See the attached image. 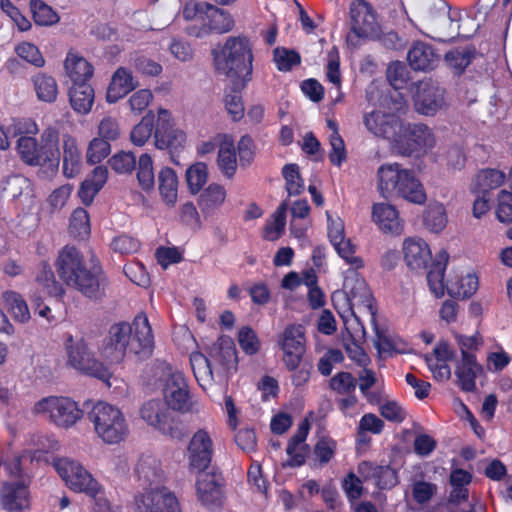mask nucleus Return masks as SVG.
<instances>
[{
	"label": "nucleus",
	"instance_id": "nucleus-1",
	"mask_svg": "<svg viewBox=\"0 0 512 512\" xmlns=\"http://www.w3.org/2000/svg\"><path fill=\"white\" fill-rule=\"evenodd\" d=\"M153 347L154 337L148 318L145 314H138L132 324L120 322L110 327L100 354L110 363H119L128 354L147 358Z\"/></svg>",
	"mask_w": 512,
	"mask_h": 512
},
{
	"label": "nucleus",
	"instance_id": "nucleus-2",
	"mask_svg": "<svg viewBox=\"0 0 512 512\" xmlns=\"http://www.w3.org/2000/svg\"><path fill=\"white\" fill-rule=\"evenodd\" d=\"M55 268L63 283L90 299H100L109 282L98 266L88 268L81 252L74 246H65L55 260Z\"/></svg>",
	"mask_w": 512,
	"mask_h": 512
},
{
	"label": "nucleus",
	"instance_id": "nucleus-3",
	"mask_svg": "<svg viewBox=\"0 0 512 512\" xmlns=\"http://www.w3.org/2000/svg\"><path fill=\"white\" fill-rule=\"evenodd\" d=\"M214 64L218 73L233 80L236 85L245 87L252 79L253 50L246 37H228L219 49L213 51Z\"/></svg>",
	"mask_w": 512,
	"mask_h": 512
},
{
	"label": "nucleus",
	"instance_id": "nucleus-4",
	"mask_svg": "<svg viewBox=\"0 0 512 512\" xmlns=\"http://www.w3.org/2000/svg\"><path fill=\"white\" fill-rule=\"evenodd\" d=\"M377 188L384 198L400 197L422 205L427 199L425 189L414 172L399 163H385L377 170Z\"/></svg>",
	"mask_w": 512,
	"mask_h": 512
},
{
	"label": "nucleus",
	"instance_id": "nucleus-5",
	"mask_svg": "<svg viewBox=\"0 0 512 512\" xmlns=\"http://www.w3.org/2000/svg\"><path fill=\"white\" fill-rule=\"evenodd\" d=\"M16 150L21 160L29 166L56 169L60 162L59 133L54 128L45 129L38 141L35 136L18 138Z\"/></svg>",
	"mask_w": 512,
	"mask_h": 512
},
{
	"label": "nucleus",
	"instance_id": "nucleus-6",
	"mask_svg": "<svg viewBox=\"0 0 512 512\" xmlns=\"http://www.w3.org/2000/svg\"><path fill=\"white\" fill-rule=\"evenodd\" d=\"M94 432L105 444L114 445L124 441L129 434V424L120 408L98 401L88 413Z\"/></svg>",
	"mask_w": 512,
	"mask_h": 512
},
{
	"label": "nucleus",
	"instance_id": "nucleus-7",
	"mask_svg": "<svg viewBox=\"0 0 512 512\" xmlns=\"http://www.w3.org/2000/svg\"><path fill=\"white\" fill-rule=\"evenodd\" d=\"M436 145V137L431 128L422 123H403L397 132L391 148L402 156L420 157L430 152Z\"/></svg>",
	"mask_w": 512,
	"mask_h": 512
},
{
	"label": "nucleus",
	"instance_id": "nucleus-8",
	"mask_svg": "<svg viewBox=\"0 0 512 512\" xmlns=\"http://www.w3.org/2000/svg\"><path fill=\"white\" fill-rule=\"evenodd\" d=\"M64 348L67 366L101 380L109 379V370L96 359L90 344L84 338L75 339L69 334L65 338Z\"/></svg>",
	"mask_w": 512,
	"mask_h": 512
},
{
	"label": "nucleus",
	"instance_id": "nucleus-9",
	"mask_svg": "<svg viewBox=\"0 0 512 512\" xmlns=\"http://www.w3.org/2000/svg\"><path fill=\"white\" fill-rule=\"evenodd\" d=\"M33 413L47 418L55 426L68 429L83 416L77 402L69 397L48 396L34 404Z\"/></svg>",
	"mask_w": 512,
	"mask_h": 512
},
{
	"label": "nucleus",
	"instance_id": "nucleus-10",
	"mask_svg": "<svg viewBox=\"0 0 512 512\" xmlns=\"http://www.w3.org/2000/svg\"><path fill=\"white\" fill-rule=\"evenodd\" d=\"M164 381L163 395L166 404L173 410L188 412L192 401L184 375L167 363L158 366Z\"/></svg>",
	"mask_w": 512,
	"mask_h": 512
},
{
	"label": "nucleus",
	"instance_id": "nucleus-11",
	"mask_svg": "<svg viewBox=\"0 0 512 512\" xmlns=\"http://www.w3.org/2000/svg\"><path fill=\"white\" fill-rule=\"evenodd\" d=\"M359 268H349L344 272L343 291L347 297L352 314L357 318L355 308L366 313L374 320L373 296L365 280L358 273Z\"/></svg>",
	"mask_w": 512,
	"mask_h": 512
},
{
	"label": "nucleus",
	"instance_id": "nucleus-12",
	"mask_svg": "<svg viewBox=\"0 0 512 512\" xmlns=\"http://www.w3.org/2000/svg\"><path fill=\"white\" fill-rule=\"evenodd\" d=\"M54 466L71 490L84 492L92 497L98 495L100 491L98 482L79 462L68 458H60L55 461Z\"/></svg>",
	"mask_w": 512,
	"mask_h": 512
},
{
	"label": "nucleus",
	"instance_id": "nucleus-13",
	"mask_svg": "<svg viewBox=\"0 0 512 512\" xmlns=\"http://www.w3.org/2000/svg\"><path fill=\"white\" fill-rule=\"evenodd\" d=\"M380 107L366 112L363 115V124L366 130L375 137L387 140L392 145V142L401 128V120L395 111H388L384 103Z\"/></svg>",
	"mask_w": 512,
	"mask_h": 512
},
{
	"label": "nucleus",
	"instance_id": "nucleus-14",
	"mask_svg": "<svg viewBox=\"0 0 512 512\" xmlns=\"http://www.w3.org/2000/svg\"><path fill=\"white\" fill-rule=\"evenodd\" d=\"M412 94L415 109L420 114L433 116L445 105L444 89L431 79L413 84Z\"/></svg>",
	"mask_w": 512,
	"mask_h": 512
},
{
	"label": "nucleus",
	"instance_id": "nucleus-15",
	"mask_svg": "<svg viewBox=\"0 0 512 512\" xmlns=\"http://www.w3.org/2000/svg\"><path fill=\"white\" fill-rule=\"evenodd\" d=\"M214 452L212 434L206 428L198 429L191 437L187 446L188 468L192 472L206 470Z\"/></svg>",
	"mask_w": 512,
	"mask_h": 512
},
{
	"label": "nucleus",
	"instance_id": "nucleus-16",
	"mask_svg": "<svg viewBox=\"0 0 512 512\" xmlns=\"http://www.w3.org/2000/svg\"><path fill=\"white\" fill-rule=\"evenodd\" d=\"M135 506L138 512H181L177 497L166 487L156 486L137 495Z\"/></svg>",
	"mask_w": 512,
	"mask_h": 512
},
{
	"label": "nucleus",
	"instance_id": "nucleus-17",
	"mask_svg": "<svg viewBox=\"0 0 512 512\" xmlns=\"http://www.w3.org/2000/svg\"><path fill=\"white\" fill-rule=\"evenodd\" d=\"M349 20L351 34L358 38H366L377 31V12L366 0H352L349 4Z\"/></svg>",
	"mask_w": 512,
	"mask_h": 512
},
{
	"label": "nucleus",
	"instance_id": "nucleus-18",
	"mask_svg": "<svg viewBox=\"0 0 512 512\" xmlns=\"http://www.w3.org/2000/svg\"><path fill=\"white\" fill-rule=\"evenodd\" d=\"M278 345L283 352L282 361L285 367L294 368L304 357L305 332L301 325H289L278 336Z\"/></svg>",
	"mask_w": 512,
	"mask_h": 512
},
{
	"label": "nucleus",
	"instance_id": "nucleus-19",
	"mask_svg": "<svg viewBox=\"0 0 512 512\" xmlns=\"http://www.w3.org/2000/svg\"><path fill=\"white\" fill-rule=\"evenodd\" d=\"M196 481L197 498L203 506L216 511L223 503L222 478L215 473L198 472Z\"/></svg>",
	"mask_w": 512,
	"mask_h": 512
},
{
	"label": "nucleus",
	"instance_id": "nucleus-20",
	"mask_svg": "<svg viewBox=\"0 0 512 512\" xmlns=\"http://www.w3.org/2000/svg\"><path fill=\"white\" fill-rule=\"evenodd\" d=\"M169 113L164 109L158 112V125L155 129V146L160 150L168 149L171 153L182 149L186 143V134L169 124Z\"/></svg>",
	"mask_w": 512,
	"mask_h": 512
},
{
	"label": "nucleus",
	"instance_id": "nucleus-21",
	"mask_svg": "<svg viewBox=\"0 0 512 512\" xmlns=\"http://www.w3.org/2000/svg\"><path fill=\"white\" fill-rule=\"evenodd\" d=\"M0 506L7 512H24L30 508V495L23 483L5 482L0 490Z\"/></svg>",
	"mask_w": 512,
	"mask_h": 512
},
{
	"label": "nucleus",
	"instance_id": "nucleus-22",
	"mask_svg": "<svg viewBox=\"0 0 512 512\" xmlns=\"http://www.w3.org/2000/svg\"><path fill=\"white\" fill-rule=\"evenodd\" d=\"M372 220L383 233L400 235L403 232L404 222L396 207L389 203L374 204Z\"/></svg>",
	"mask_w": 512,
	"mask_h": 512
},
{
	"label": "nucleus",
	"instance_id": "nucleus-23",
	"mask_svg": "<svg viewBox=\"0 0 512 512\" xmlns=\"http://www.w3.org/2000/svg\"><path fill=\"white\" fill-rule=\"evenodd\" d=\"M141 418L162 434L172 436L171 414L160 400H150L140 410Z\"/></svg>",
	"mask_w": 512,
	"mask_h": 512
},
{
	"label": "nucleus",
	"instance_id": "nucleus-24",
	"mask_svg": "<svg viewBox=\"0 0 512 512\" xmlns=\"http://www.w3.org/2000/svg\"><path fill=\"white\" fill-rule=\"evenodd\" d=\"M404 260L412 270H422L431 260V250L428 243L419 237H409L403 242Z\"/></svg>",
	"mask_w": 512,
	"mask_h": 512
},
{
	"label": "nucleus",
	"instance_id": "nucleus-25",
	"mask_svg": "<svg viewBox=\"0 0 512 512\" xmlns=\"http://www.w3.org/2000/svg\"><path fill=\"white\" fill-rule=\"evenodd\" d=\"M310 424L307 419L301 421L295 434L290 439L286 452L288 454V465L291 467H299L304 464L305 459L310 452L306 439L309 434Z\"/></svg>",
	"mask_w": 512,
	"mask_h": 512
},
{
	"label": "nucleus",
	"instance_id": "nucleus-26",
	"mask_svg": "<svg viewBox=\"0 0 512 512\" xmlns=\"http://www.w3.org/2000/svg\"><path fill=\"white\" fill-rule=\"evenodd\" d=\"M233 27L234 21L228 12L209 4L208 10H206L203 27L195 35L197 37H203L211 32L219 34L227 33L231 31Z\"/></svg>",
	"mask_w": 512,
	"mask_h": 512
},
{
	"label": "nucleus",
	"instance_id": "nucleus-27",
	"mask_svg": "<svg viewBox=\"0 0 512 512\" xmlns=\"http://www.w3.org/2000/svg\"><path fill=\"white\" fill-rule=\"evenodd\" d=\"M137 86L138 82L135 80L132 73L124 67H119L111 77V82L106 93V100L109 103H116Z\"/></svg>",
	"mask_w": 512,
	"mask_h": 512
},
{
	"label": "nucleus",
	"instance_id": "nucleus-28",
	"mask_svg": "<svg viewBox=\"0 0 512 512\" xmlns=\"http://www.w3.org/2000/svg\"><path fill=\"white\" fill-rule=\"evenodd\" d=\"M211 361L221 366V371L236 367L237 351L233 340L228 336L218 338L209 352Z\"/></svg>",
	"mask_w": 512,
	"mask_h": 512
},
{
	"label": "nucleus",
	"instance_id": "nucleus-29",
	"mask_svg": "<svg viewBox=\"0 0 512 512\" xmlns=\"http://www.w3.org/2000/svg\"><path fill=\"white\" fill-rule=\"evenodd\" d=\"M135 473L138 481L143 486L157 485L164 476L161 462L154 455L150 454H143L139 457L135 466Z\"/></svg>",
	"mask_w": 512,
	"mask_h": 512
},
{
	"label": "nucleus",
	"instance_id": "nucleus-30",
	"mask_svg": "<svg viewBox=\"0 0 512 512\" xmlns=\"http://www.w3.org/2000/svg\"><path fill=\"white\" fill-rule=\"evenodd\" d=\"M219 151L217 157V166L227 178H232L237 169V156L234 146V139L227 134L217 138Z\"/></svg>",
	"mask_w": 512,
	"mask_h": 512
},
{
	"label": "nucleus",
	"instance_id": "nucleus-31",
	"mask_svg": "<svg viewBox=\"0 0 512 512\" xmlns=\"http://www.w3.org/2000/svg\"><path fill=\"white\" fill-rule=\"evenodd\" d=\"M481 372L482 367L477 363L476 357L464 355L455 369V375L461 389L466 392L474 391L476 388L475 380Z\"/></svg>",
	"mask_w": 512,
	"mask_h": 512
},
{
	"label": "nucleus",
	"instance_id": "nucleus-32",
	"mask_svg": "<svg viewBox=\"0 0 512 512\" xmlns=\"http://www.w3.org/2000/svg\"><path fill=\"white\" fill-rule=\"evenodd\" d=\"M408 61L412 69L426 71L437 66L439 57L430 45L418 42L409 50Z\"/></svg>",
	"mask_w": 512,
	"mask_h": 512
},
{
	"label": "nucleus",
	"instance_id": "nucleus-33",
	"mask_svg": "<svg viewBox=\"0 0 512 512\" xmlns=\"http://www.w3.org/2000/svg\"><path fill=\"white\" fill-rule=\"evenodd\" d=\"M30 81L39 101L43 103H54L59 94L57 80L46 72H37L31 76Z\"/></svg>",
	"mask_w": 512,
	"mask_h": 512
},
{
	"label": "nucleus",
	"instance_id": "nucleus-34",
	"mask_svg": "<svg viewBox=\"0 0 512 512\" xmlns=\"http://www.w3.org/2000/svg\"><path fill=\"white\" fill-rule=\"evenodd\" d=\"M448 260V253L445 250H441L438 253L435 261L432 263L427 274V282L430 291L437 298L444 296L445 288L447 289L446 285L444 284V273Z\"/></svg>",
	"mask_w": 512,
	"mask_h": 512
},
{
	"label": "nucleus",
	"instance_id": "nucleus-35",
	"mask_svg": "<svg viewBox=\"0 0 512 512\" xmlns=\"http://www.w3.org/2000/svg\"><path fill=\"white\" fill-rule=\"evenodd\" d=\"M82 167V157L76 140L70 135L63 136V173L67 178L78 175Z\"/></svg>",
	"mask_w": 512,
	"mask_h": 512
},
{
	"label": "nucleus",
	"instance_id": "nucleus-36",
	"mask_svg": "<svg viewBox=\"0 0 512 512\" xmlns=\"http://www.w3.org/2000/svg\"><path fill=\"white\" fill-rule=\"evenodd\" d=\"M64 66L73 85L86 83L93 75L92 65L85 58L75 53H68Z\"/></svg>",
	"mask_w": 512,
	"mask_h": 512
},
{
	"label": "nucleus",
	"instance_id": "nucleus-37",
	"mask_svg": "<svg viewBox=\"0 0 512 512\" xmlns=\"http://www.w3.org/2000/svg\"><path fill=\"white\" fill-rule=\"evenodd\" d=\"M35 283L50 297L62 299L65 295V288L56 280L53 270L46 262L39 265L35 275Z\"/></svg>",
	"mask_w": 512,
	"mask_h": 512
},
{
	"label": "nucleus",
	"instance_id": "nucleus-38",
	"mask_svg": "<svg viewBox=\"0 0 512 512\" xmlns=\"http://www.w3.org/2000/svg\"><path fill=\"white\" fill-rule=\"evenodd\" d=\"M70 104L79 114H87L94 103V89L87 83L73 85L69 92Z\"/></svg>",
	"mask_w": 512,
	"mask_h": 512
},
{
	"label": "nucleus",
	"instance_id": "nucleus-39",
	"mask_svg": "<svg viewBox=\"0 0 512 512\" xmlns=\"http://www.w3.org/2000/svg\"><path fill=\"white\" fill-rule=\"evenodd\" d=\"M190 364L198 384L203 388H209L215 380L211 359L196 352L190 356Z\"/></svg>",
	"mask_w": 512,
	"mask_h": 512
},
{
	"label": "nucleus",
	"instance_id": "nucleus-40",
	"mask_svg": "<svg viewBox=\"0 0 512 512\" xmlns=\"http://www.w3.org/2000/svg\"><path fill=\"white\" fill-rule=\"evenodd\" d=\"M505 181V174L496 169L480 171L474 179L471 190L473 193L486 194L492 189L500 187Z\"/></svg>",
	"mask_w": 512,
	"mask_h": 512
},
{
	"label": "nucleus",
	"instance_id": "nucleus-41",
	"mask_svg": "<svg viewBox=\"0 0 512 512\" xmlns=\"http://www.w3.org/2000/svg\"><path fill=\"white\" fill-rule=\"evenodd\" d=\"M159 192L162 200L168 206H174L177 201L178 178L175 171L169 167L161 169L158 175Z\"/></svg>",
	"mask_w": 512,
	"mask_h": 512
},
{
	"label": "nucleus",
	"instance_id": "nucleus-42",
	"mask_svg": "<svg viewBox=\"0 0 512 512\" xmlns=\"http://www.w3.org/2000/svg\"><path fill=\"white\" fill-rule=\"evenodd\" d=\"M448 223L446 208L442 203H430L423 213V224L432 233L444 230Z\"/></svg>",
	"mask_w": 512,
	"mask_h": 512
},
{
	"label": "nucleus",
	"instance_id": "nucleus-43",
	"mask_svg": "<svg viewBox=\"0 0 512 512\" xmlns=\"http://www.w3.org/2000/svg\"><path fill=\"white\" fill-rule=\"evenodd\" d=\"M458 13H447L438 18L436 23L437 38L440 41L453 40L458 36L468 37L460 31Z\"/></svg>",
	"mask_w": 512,
	"mask_h": 512
},
{
	"label": "nucleus",
	"instance_id": "nucleus-44",
	"mask_svg": "<svg viewBox=\"0 0 512 512\" xmlns=\"http://www.w3.org/2000/svg\"><path fill=\"white\" fill-rule=\"evenodd\" d=\"M2 300L14 320L25 323L30 319L28 305L21 294L16 291L7 290L2 293Z\"/></svg>",
	"mask_w": 512,
	"mask_h": 512
},
{
	"label": "nucleus",
	"instance_id": "nucleus-45",
	"mask_svg": "<svg viewBox=\"0 0 512 512\" xmlns=\"http://www.w3.org/2000/svg\"><path fill=\"white\" fill-rule=\"evenodd\" d=\"M225 199V188L222 185L212 183L202 192L199 206L202 212L212 213L223 205Z\"/></svg>",
	"mask_w": 512,
	"mask_h": 512
},
{
	"label": "nucleus",
	"instance_id": "nucleus-46",
	"mask_svg": "<svg viewBox=\"0 0 512 512\" xmlns=\"http://www.w3.org/2000/svg\"><path fill=\"white\" fill-rule=\"evenodd\" d=\"M446 287L450 296L461 298L470 297L478 289V278L473 273H467L457 280H449Z\"/></svg>",
	"mask_w": 512,
	"mask_h": 512
},
{
	"label": "nucleus",
	"instance_id": "nucleus-47",
	"mask_svg": "<svg viewBox=\"0 0 512 512\" xmlns=\"http://www.w3.org/2000/svg\"><path fill=\"white\" fill-rule=\"evenodd\" d=\"M327 126L332 132L329 136V144L331 147L329 160L333 165L339 167L346 160L345 144L342 137L338 133V126L336 122L328 120Z\"/></svg>",
	"mask_w": 512,
	"mask_h": 512
},
{
	"label": "nucleus",
	"instance_id": "nucleus-48",
	"mask_svg": "<svg viewBox=\"0 0 512 512\" xmlns=\"http://www.w3.org/2000/svg\"><path fill=\"white\" fill-rule=\"evenodd\" d=\"M30 9L35 23L39 26H51L60 20L57 12L41 0H31Z\"/></svg>",
	"mask_w": 512,
	"mask_h": 512
},
{
	"label": "nucleus",
	"instance_id": "nucleus-49",
	"mask_svg": "<svg viewBox=\"0 0 512 512\" xmlns=\"http://www.w3.org/2000/svg\"><path fill=\"white\" fill-rule=\"evenodd\" d=\"M69 231L74 237L80 239H85L90 235V218L88 212L84 208L78 207L72 212Z\"/></svg>",
	"mask_w": 512,
	"mask_h": 512
},
{
	"label": "nucleus",
	"instance_id": "nucleus-50",
	"mask_svg": "<svg viewBox=\"0 0 512 512\" xmlns=\"http://www.w3.org/2000/svg\"><path fill=\"white\" fill-rule=\"evenodd\" d=\"M287 204L282 203L267 222L264 237L269 241L277 240L284 231L286 225Z\"/></svg>",
	"mask_w": 512,
	"mask_h": 512
},
{
	"label": "nucleus",
	"instance_id": "nucleus-51",
	"mask_svg": "<svg viewBox=\"0 0 512 512\" xmlns=\"http://www.w3.org/2000/svg\"><path fill=\"white\" fill-rule=\"evenodd\" d=\"M208 180L207 165L203 162H196L188 167L186 181L192 194H197Z\"/></svg>",
	"mask_w": 512,
	"mask_h": 512
},
{
	"label": "nucleus",
	"instance_id": "nucleus-52",
	"mask_svg": "<svg viewBox=\"0 0 512 512\" xmlns=\"http://www.w3.org/2000/svg\"><path fill=\"white\" fill-rule=\"evenodd\" d=\"M137 169V180L144 190H150L155 184L153 161L149 154L144 153L139 157Z\"/></svg>",
	"mask_w": 512,
	"mask_h": 512
},
{
	"label": "nucleus",
	"instance_id": "nucleus-53",
	"mask_svg": "<svg viewBox=\"0 0 512 512\" xmlns=\"http://www.w3.org/2000/svg\"><path fill=\"white\" fill-rule=\"evenodd\" d=\"M237 340L241 350L246 355H255L261 349V341L257 333L249 326H243L239 329Z\"/></svg>",
	"mask_w": 512,
	"mask_h": 512
},
{
	"label": "nucleus",
	"instance_id": "nucleus-54",
	"mask_svg": "<svg viewBox=\"0 0 512 512\" xmlns=\"http://www.w3.org/2000/svg\"><path fill=\"white\" fill-rule=\"evenodd\" d=\"M409 71L402 62H392L386 71L387 80L395 90L403 89L410 80Z\"/></svg>",
	"mask_w": 512,
	"mask_h": 512
},
{
	"label": "nucleus",
	"instance_id": "nucleus-55",
	"mask_svg": "<svg viewBox=\"0 0 512 512\" xmlns=\"http://www.w3.org/2000/svg\"><path fill=\"white\" fill-rule=\"evenodd\" d=\"M337 254L350 266V268L364 267V261L361 257L355 255V246L349 239H342L332 243Z\"/></svg>",
	"mask_w": 512,
	"mask_h": 512
},
{
	"label": "nucleus",
	"instance_id": "nucleus-56",
	"mask_svg": "<svg viewBox=\"0 0 512 512\" xmlns=\"http://www.w3.org/2000/svg\"><path fill=\"white\" fill-rule=\"evenodd\" d=\"M154 126V116L146 114L141 121L132 129L130 138L134 145L143 146L151 137Z\"/></svg>",
	"mask_w": 512,
	"mask_h": 512
},
{
	"label": "nucleus",
	"instance_id": "nucleus-57",
	"mask_svg": "<svg viewBox=\"0 0 512 512\" xmlns=\"http://www.w3.org/2000/svg\"><path fill=\"white\" fill-rule=\"evenodd\" d=\"M109 165L116 173H131L136 167V157L131 152L121 151L109 159Z\"/></svg>",
	"mask_w": 512,
	"mask_h": 512
},
{
	"label": "nucleus",
	"instance_id": "nucleus-58",
	"mask_svg": "<svg viewBox=\"0 0 512 512\" xmlns=\"http://www.w3.org/2000/svg\"><path fill=\"white\" fill-rule=\"evenodd\" d=\"M282 172L288 194L299 195L304 190V183L300 178L298 166L296 164L285 165Z\"/></svg>",
	"mask_w": 512,
	"mask_h": 512
},
{
	"label": "nucleus",
	"instance_id": "nucleus-59",
	"mask_svg": "<svg viewBox=\"0 0 512 512\" xmlns=\"http://www.w3.org/2000/svg\"><path fill=\"white\" fill-rule=\"evenodd\" d=\"M300 56L293 50L276 48L274 50V62L280 71H290L294 66L300 64Z\"/></svg>",
	"mask_w": 512,
	"mask_h": 512
},
{
	"label": "nucleus",
	"instance_id": "nucleus-60",
	"mask_svg": "<svg viewBox=\"0 0 512 512\" xmlns=\"http://www.w3.org/2000/svg\"><path fill=\"white\" fill-rule=\"evenodd\" d=\"M111 147L107 140L94 138L90 141L87 149V161L90 164L101 162L110 153Z\"/></svg>",
	"mask_w": 512,
	"mask_h": 512
},
{
	"label": "nucleus",
	"instance_id": "nucleus-61",
	"mask_svg": "<svg viewBox=\"0 0 512 512\" xmlns=\"http://www.w3.org/2000/svg\"><path fill=\"white\" fill-rule=\"evenodd\" d=\"M286 369L291 372L292 384L296 387H301L308 383L311 377L313 365L311 362L302 357V359L297 365H295L294 368L286 367Z\"/></svg>",
	"mask_w": 512,
	"mask_h": 512
},
{
	"label": "nucleus",
	"instance_id": "nucleus-62",
	"mask_svg": "<svg viewBox=\"0 0 512 512\" xmlns=\"http://www.w3.org/2000/svg\"><path fill=\"white\" fill-rule=\"evenodd\" d=\"M15 51L17 55L35 67H42L45 60L42 57L39 49L32 43L23 42L16 46Z\"/></svg>",
	"mask_w": 512,
	"mask_h": 512
},
{
	"label": "nucleus",
	"instance_id": "nucleus-63",
	"mask_svg": "<svg viewBox=\"0 0 512 512\" xmlns=\"http://www.w3.org/2000/svg\"><path fill=\"white\" fill-rule=\"evenodd\" d=\"M336 448L337 443L335 440L322 437L317 441L314 447V455L320 464H326L334 457Z\"/></svg>",
	"mask_w": 512,
	"mask_h": 512
},
{
	"label": "nucleus",
	"instance_id": "nucleus-64",
	"mask_svg": "<svg viewBox=\"0 0 512 512\" xmlns=\"http://www.w3.org/2000/svg\"><path fill=\"white\" fill-rule=\"evenodd\" d=\"M497 219L502 223L512 222V192L502 190L498 195Z\"/></svg>",
	"mask_w": 512,
	"mask_h": 512
}]
</instances>
